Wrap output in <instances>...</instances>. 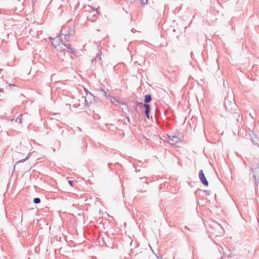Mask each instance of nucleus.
Masks as SVG:
<instances>
[{"instance_id":"nucleus-1","label":"nucleus","mask_w":259,"mask_h":259,"mask_svg":"<svg viewBox=\"0 0 259 259\" xmlns=\"http://www.w3.org/2000/svg\"><path fill=\"white\" fill-rule=\"evenodd\" d=\"M61 35H64V39L67 40V38L75 34V26L69 25L64 26L60 31Z\"/></svg>"},{"instance_id":"nucleus-2","label":"nucleus","mask_w":259,"mask_h":259,"mask_svg":"<svg viewBox=\"0 0 259 259\" xmlns=\"http://www.w3.org/2000/svg\"><path fill=\"white\" fill-rule=\"evenodd\" d=\"M255 180V184L257 187L259 185V165L250 169Z\"/></svg>"},{"instance_id":"nucleus-3","label":"nucleus","mask_w":259,"mask_h":259,"mask_svg":"<svg viewBox=\"0 0 259 259\" xmlns=\"http://www.w3.org/2000/svg\"><path fill=\"white\" fill-rule=\"evenodd\" d=\"M98 98L93 94V96L88 95L85 97V103L86 106H89L90 104L96 103L98 102Z\"/></svg>"},{"instance_id":"nucleus-4","label":"nucleus","mask_w":259,"mask_h":259,"mask_svg":"<svg viewBox=\"0 0 259 259\" xmlns=\"http://www.w3.org/2000/svg\"><path fill=\"white\" fill-rule=\"evenodd\" d=\"M168 138V141L167 142L172 146L176 145L177 143H182V140L179 137L175 135H167Z\"/></svg>"},{"instance_id":"nucleus-5","label":"nucleus","mask_w":259,"mask_h":259,"mask_svg":"<svg viewBox=\"0 0 259 259\" xmlns=\"http://www.w3.org/2000/svg\"><path fill=\"white\" fill-rule=\"evenodd\" d=\"M199 178L201 183L205 187L208 186L209 183L205 176V174L202 169L199 171Z\"/></svg>"},{"instance_id":"nucleus-6","label":"nucleus","mask_w":259,"mask_h":259,"mask_svg":"<svg viewBox=\"0 0 259 259\" xmlns=\"http://www.w3.org/2000/svg\"><path fill=\"white\" fill-rule=\"evenodd\" d=\"M145 106L144 107L145 109L143 111V112L144 114L145 115L146 117L148 118H150V114L151 111V107L149 104H145Z\"/></svg>"},{"instance_id":"nucleus-7","label":"nucleus","mask_w":259,"mask_h":259,"mask_svg":"<svg viewBox=\"0 0 259 259\" xmlns=\"http://www.w3.org/2000/svg\"><path fill=\"white\" fill-rule=\"evenodd\" d=\"M152 101V97L150 94H146L144 96V102L146 104H148Z\"/></svg>"},{"instance_id":"nucleus-8","label":"nucleus","mask_w":259,"mask_h":259,"mask_svg":"<svg viewBox=\"0 0 259 259\" xmlns=\"http://www.w3.org/2000/svg\"><path fill=\"white\" fill-rule=\"evenodd\" d=\"M59 39L60 40V42H61V44L63 45L64 47H65L67 49L70 50V49L72 48L71 45L69 43L67 44L65 42H64V43L63 42L62 38H61L60 35H59Z\"/></svg>"},{"instance_id":"nucleus-9","label":"nucleus","mask_w":259,"mask_h":259,"mask_svg":"<svg viewBox=\"0 0 259 259\" xmlns=\"http://www.w3.org/2000/svg\"><path fill=\"white\" fill-rule=\"evenodd\" d=\"M108 98L110 99V101L112 104H115V103H118V101H119V100L116 99V97H113L111 95H108Z\"/></svg>"},{"instance_id":"nucleus-10","label":"nucleus","mask_w":259,"mask_h":259,"mask_svg":"<svg viewBox=\"0 0 259 259\" xmlns=\"http://www.w3.org/2000/svg\"><path fill=\"white\" fill-rule=\"evenodd\" d=\"M30 153H29L27 156L24 159H21L20 160H19L18 161H17L16 162V163L15 164L14 167V170L15 169V166L16 165V164H18V163H23L27 159H28L29 157L30 156Z\"/></svg>"},{"instance_id":"nucleus-11","label":"nucleus","mask_w":259,"mask_h":259,"mask_svg":"<svg viewBox=\"0 0 259 259\" xmlns=\"http://www.w3.org/2000/svg\"><path fill=\"white\" fill-rule=\"evenodd\" d=\"M145 103L144 102H139V101H136L135 102V105H136L137 106H141L142 108H144L145 106Z\"/></svg>"},{"instance_id":"nucleus-12","label":"nucleus","mask_w":259,"mask_h":259,"mask_svg":"<svg viewBox=\"0 0 259 259\" xmlns=\"http://www.w3.org/2000/svg\"><path fill=\"white\" fill-rule=\"evenodd\" d=\"M145 103L144 102H139V101H136L135 102V105H136L137 106H141L142 108H144L145 106Z\"/></svg>"},{"instance_id":"nucleus-13","label":"nucleus","mask_w":259,"mask_h":259,"mask_svg":"<svg viewBox=\"0 0 259 259\" xmlns=\"http://www.w3.org/2000/svg\"><path fill=\"white\" fill-rule=\"evenodd\" d=\"M33 202L34 204H39L41 202V200L38 197H35L33 199Z\"/></svg>"},{"instance_id":"nucleus-14","label":"nucleus","mask_w":259,"mask_h":259,"mask_svg":"<svg viewBox=\"0 0 259 259\" xmlns=\"http://www.w3.org/2000/svg\"><path fill=\"white\" fill-rule=\"evenodd\" d=\"M124 110L128 112H133L134 111L132 107L129 106L128 105H126V106L124 107Z\"/></svg>"},{"instance_id":"nucleus-15","label":"nucleus","mask_w":259,"mask_h":259,"mask_svg":"<svg viewBox=\"0 0 259 259\" xmlns=\"http://www.w3.org/2000/svg\"><path fill=\"white\" fill-rule=\"evenodd\" d=\"M141 7H144L147 4L148 0H140Z\"/></svg>"},{"instance_id":"nucleus-16","label":"nucleus","mask_w":259,"mask_h":259,"mask_svg":"<svg viewBox=\"0 0 259 259\" xmlns=\"http://www.w3.org/2000/svg\"><path fill=\"white\" fill-rule=\"evenodd\" d=\"M22 114H20L19 116L16 118L15 121L21 123L22 122Z\"/></svg>"},{"instance_id":"nucleus-17","label":"nucleus","mask_w":259,"mask_h":259,"mask_svg":"<svg viewBox=\"0 0 259 259\" xmlns=\"http://www.w3.org/2000/svg\"><path fill=\"white\" fill-rule=\"evenodd\" d=\"M16 87V85L14 84L9 83V85L6 87V89L11 90L12 87Z\"/></svg>"},{"instance_id":"nucleus-18","label":"nucleus","mask_w":259,"mask_h":259,"mask_svg":"<svg viewBox=\"0 0 259 259\" xmlns=\"http://www.w3.org/2000/svg\"><path fill=\"white\" fill-rule=\"evenodd\" d=\"M84 91L85 93L86 96H88V95H90L91 96H93V94L91 93L88 89L84 88Z\"/></svg>"},{"instance_id":"nucleus-19","label":"nucleus","mask_w":259,"mask_h":259,"mask_svg":"<svg viewBox=\"0 0 259 259\" xmlns=\"http://www.w3.org/2000/svg\"><path fill=\"white\" fill-rule=\"evenodd\" d=\"M101 91H102V92L103 93V96H105V97H108V95H109V94H107V93L102 88H101Z\"/></svg>"},{"instance_id":"nucleus-20","label":"nucleus","mask_w":259,"mask_h":259,"mask_svg":"<svg viewBox=\"0 0 259 259\" xmlns=\"http://www.w3.org/2000/svg\"><path fill=\"white\" fill-rule=\"evenodd\" d=\"M68 183L69 185L71 187H73L74 184V181L72 180H68Z\"/></svg>"},{"instance_id":"nucleus-21","label":"nucleus","mask_w":259,"mask_h":259,"mask_svg":"<svg viewBox=\"0 0 259 259\" xmlns=\"http://www.w3.org/2000/svg\"><path fill=\"white\" fill-rule=\"evenodd\" d=\"M63 12V9H62V6H60L59 7L58 9V13H59V14H62Z\"/></svg>"},{"instance_id":"nucleus-22","label":"nucleus","mask_w":259,"mask_h":259,"mask_svg":"<svg viewBox=\"0 0 259 259\" xmlns=\"http://www.w3.org/2000/svg\"><path fill=\"white\" fill-rule=\"evenodd\" d=\"M203 192L204 193L206 196H209L210 194V190H205L203 191Z\"/></svg>"},{"instance_id":"nucleus-23","label":"nucleus","mask_w":259,"mask_h":259,"mask_svg":"<svg viewBox=\"0 0 259 259\" xmlns=\"http://www.w3.org/2000/svg\"><path fill=\"white\" fill-rule=\"evenodd\" d=\"M118 104H121L122 105H124V107L126 106V105H127L126 102H125L124 101H120L119 100V101H118Z\"/></svg>"},{"instance_id":"nucleus-24","label":"nucleus","mask_w":259,"mask_h":259,"mask_svg":"<svg viewBox=\"0 0 259 259\" xmlns=\"http://www.w3.org/2000/svg\"><path fill=\"white\" fill-rule=\"evenodd\" d=\"M89 7H90L91 9L97 11V15H99V14L100 13L99 11H97V9L96 8H95V7H93L91 6H89Z\"/></svg>"},{"instance_id":"nucleus-25","label":"nucleus","mask_w":259,"mask_h":259,"mask_svg":"<svg viewBox=\"0 0 259 259\" xmlns=\"http://www.w3.org/2000/svg\"><path fill=\"white\" fill-rule=\"evenodd\" d=\"M132 108L134 111H135L136 112H138V113L139 112L138 108H137V106L136 105H135L133 107H132Z\"/></svg>"},{"instance_id":"nucleus-26","label":"nucleus","mask_w":259,"mask_h":259,"mask_svg":"<svg viewBox=\"0 0 259 259\" xmlns=\"http://www.w3.org/2000/svg\"><path fill=\"white\" fill-rule=\"evenodd\" d=\"M70 52H71V53L73 55H75V49H73V48H71L70 49Z\"/></svg>"},{"instance_id":"nucleus-27","label":"nucleus","mask_w":259,"mask_h":259,"mask_svg":"<svg viewBox=\"0 0 259 259\" xmlns=\"http://www.w3.org/2000/svg\"><path fill=\"white\" fill-rule=\"evenodd\" d=\"M96 58H98L100 60H101V52H100L99 53L97 54Z\"/></svg>"},{"instance_id":"nucleus-28","label":"nucleus","mask_w":259,"mask_h":259,"mask_svg":"<svg viewBox=\"0 0 259 259\" xmlns=\"http://www.w3.org/2000/svg\"><path fill=\"white\" fill-rule=\"evenodd\" d=\"M113 164V163L112 162H108V167H109V169L111 170H112V167H111V165Z\"/></svg>"},{"instance_id":"nucleus-29","label":"nucleus","mask_w":259,"mask_h":259,"mask_svg":"<svg viewBox=\"0 0 259 259\" xmlns=\"http://www.w3.org/2000/svg\"><path fill=\"white\" fill-rule=\"evenodd\" d=\"M200 191H201V190H200V189H198V190H197L195 192V194L196 196L199 195V192H200Z\"/></svg>"},{"instance_id":"nucleus-30","label":"nucleus","mask_w":259,"mask_h":259,"mask_svg":"<svg viewBox=\"0 0 259 259\" xmlns=\"http://www.w3.org/2000/svg\"><path fill=\"white\" fill-rule=\"evenodd\" d=\"M114 165H115V166H121V164H120L119 162H115V163L114 164Z\"/></svg>"},{"instance_id":"nucleus-31","label":"nucleus","mask_w":259,"mask_h":259,"mask_svg":"<svg viewBox=\"0 0 259 259\" xmlns=\"http://www.w3.org/2000/svg\"><path fill=\"white\" fill-rule=\"evenodd\" d=\"M157 259H162V256L161 255H159L158 256L156 255Z\"/></svg>"},{"instance_id":"nucleus-32","label":"nucleus","mask_w":259,"mask_h":259,"mask_svg":"<svg viewBox=\"0 0 259 259\" xmlns=\"http://www.w3.org/2000/svg\"><path fill=\"white\" fill-rule=\"evenodd\" d=\"M51 44L52 45V46L54 47V48H56L57 47V46L56 45L54 44V42L53 41H52L51 42Z\"/></svg>"},{"instance_id":"nucleus-33","label":"nucleus","mask_w":259,"mask_h":259,"mask_svg":"<svg viewBox=\"0 0 259 259\" xmlns=\"http://www.w3.org/2000/svg\"><path fill=\"white\" fill-rule=\"evenodd\" d=\"M96 58H93V59H92V63H93L94 62V61H96Z\"/></svg>"},{"instance_id":"nucleus-34","label":"nucleus","mask_w":259,"mask_h":259,"mask_svg":"<svg viewBox=\"0 0 259 259\" xmlns=\"http://www.w3.org/2000/svg\"><path fill=\"white\" fill-rule=\"evenodd\" d=\"M193 56H194V54H193V52H192L191 53V58H192V59H193Z\"/></svg>"},{"instance_id":"nucleus-35","label":"nucleus","mask_w":259,"mask_h":259,"mask_svg":"<svg viewBox=\"0 0 259 259\" xmlns=\"http://www.w3.org/2000/svg\"><path fill=\"white\" fill-rule=\"evenodd\" d=\"M143 183H145L146 185L148 186V182H146L145 181L143 182Z\"/></svg>"},{"instance_id":"nucleus-36","label":"nucleus","mask_w":259,"mask_h":259,"mask_svg":"<svg viewBox=\"0 0 259 259\" xmlns=\"http://www.w3.org/2000/svg\"><path fill=\"white\" fill-rule=\"evenodd\" d=\"M127 121H128V122H131V121H130V117H127Z\"/></svg>"},{"instance_id":"nucleus-37","label":"nucleus","mask_w":259,"mask_h":259,"mask_svg":"<svg viewBox=\"0 0 259 259\" xmlns=\"http://www.w3.org/2000/svg\"><path fill=\"white\" fill-rule=\"evenodd\" d=\"M135 169H136L135 171H136V172H137V171H140V169H138V168H137V167H135Z\"/></svg>"},{"instance_id":"nucleus-38","label":"nucleus","mask_w":259,"mask_h":259,"mask_svg":"<svg viewBox=\"0 0 259 259\" xmlns=\"http://www.w3.org/2000/svg\"><path fill=\"white\" fill-rule=\"evenodd\" d=\"M130 19H131V21L133 20V18L132 17V14H130Z\"/></svg>"},{"instance_id":"nucleus-39","label":"nucleus","mask_w":259,"mask_h":259,"mask_svg":"<svg viewBox=\"0 0 259 259\" xmlns=\"http://www.w3.org/2000/svg\"><path fill=\"white\" fill-rule=\"evenodd\" d=\"M4 89L2 88H0V92H3Z\"/></svg>"},{"instance_id":"nucleus-40","label":"nucleus","mask_w":259,"mask_h":259,"mask_svg":"<svg viewBox=\"0 0 259 259\" xmlns=\"http://www.w3.org/2000/svg\"><path fill=\"white\" fill-rule=\"evenodd\" d=\"M141 180H143V179H147L146 177H143V178H140Z\"/></svg>"},{"instance_id":"nucleus-41","label":"nucleus","mask_w":259,"mask_h":259,"mask_svg":"<svg viewBox=\"0 0 259 259\" xmlns=\"http://www.w3.org/2000/svg\"><path fill=\"white\" fill-rule=\"evenodd\" d=\"M131 31L132 32H134V31H135L134 28H132V29L131 30Z\"/></svg>"},{"instance_id":"nucleus-42","label":"nucleus","mask_w":259,"mask_h":259,"mask_svg":"<svg viewBox=\"0 0 259 259\" xmlns=\"http://www.w3.org/2000/svg\"><path fill=\"white\" fill-rule=\"evenodd\" d=\"M49 38H50V39L55 40V38H52V37H50Z\"/></svg>"},{"instance_id":"nucleus-43","label":"nucleus","mask_w":259,"mask_h":259,"mask_svg":"<svg viewBox=\"0 0 259 259\" xmlns=\"http://www.w3.org/2000/svg\"><path fill=\"white\" fill-rule=\"evenodd\" d=\"M138 192L141 191V192H145V191H143L142 190H138Z\"/></svg>"},{"instance_id":"nucleus-44","label":"nucleus","mask_w":259,"mask_h":259,"mask_svg":"<svg viewBox=\"0 0 259 259\" xmlns=\"http://www.w3.org/2000/svg\"><path fill=\"white\" fill-rule=\"evenodd\" d=\"M14 118H11V119H10V121H13V120H14Z\"/></svg>"},{"instance_id":"nucleus-45","label":"nucleus","mask_w":259,"mask_h":259,"mask_svg":"<svg viewBox=\"0 0 259 259\" xmlns=\"http://www.w3.org/2000/svg\"><path fill=\"white\" fill-rule=\"evenodd\" d=\"M123 10L125 11V12L126 14H127V13H128V12H127V11H125V10H124V9H123Z\"/></svg>"},{"instance_id":"nucleus-46","label":"nucleus","mask_w":259,"mask_h":259,"mask_svg":"<svg viewBox=\"0 0 259 259\" xmlns=\"http://www.w3.org/2000/svg\"><path fill=\"white\" fill-rule=\"evenodd\" d=\"M63 132H64V131L63 130V131H62V132H61V134H63Z\"/></svg>"},{"instance_id":"nucleus-47","label":"nucleus","mask_w":259,"mask_h":259,"mask_svg":"<svg viewBox=\"0 0 259 259\" xmlns=\"http://www.w3.org/2000/svg\"><path fill=\"white\" fill-rule=\"evenodd\" d=\"M32 2L34 4V0H32Z\"/></svg>"},{"instance_id":"nucleus-48","label":"nucleus","mask_w":259,"mask_h":259,"mask_svg":"<svg viewBox=\"0 0 259 259\" xmlns=\"http://www.w3.org/2000/svg\"><path fill=\"white\" fill-rule=\"evenodd\" d=\"M197 203L198 204H199V202H198V201H197Z\"/></svg>"}]
</instances>
